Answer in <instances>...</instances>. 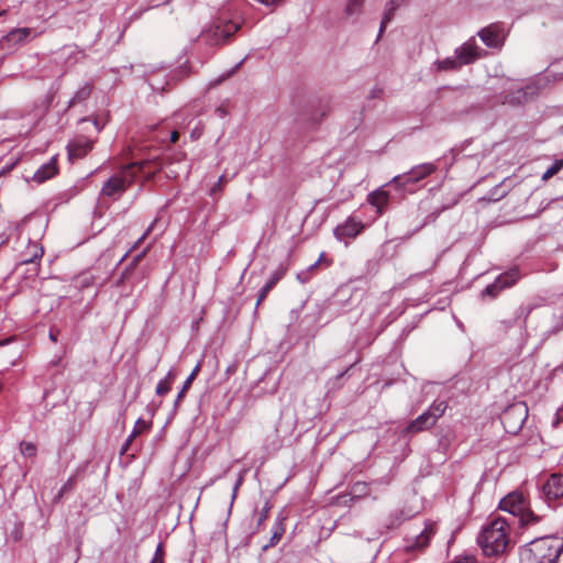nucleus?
I'll return each instance as SVG.
<instances>
[{
  "label": "nucleus",
  "mask_w": 563,
  "mask_h": 563,
  "mask_svg": "<svg viewBox=\"0 0 563 563\" xmlns=\"http://www.w3.org/2000/svg\"><path fill=\"white\" fill-rule=\"evenodd\" d=\"M555 66L556 64H551L550 67L545 69L544 74L530 79L525 86L511 84L509 89L504 92L503 103L521 106L533 100L540 91L547 87L551 77L553 81L561 79V75L556 74L554 70Z\"/></svg>",
  "instance_id": "obj_1"
},
{
  "label": "nucleus",
  "mask_w": 563,
  "mask_h": 563,
  "mask_svg": "<svg viewBox=\"0 0 563 563\" xmlns=\"http://www.w3.org/2000/svg\"><path fill=\"white\" fill-rule=\"evenodd\" d=\"M563 552V541L554 537L537 538L519 552V563H558Z\"/></svg>",
  "instance_id": "obj_2"
},
{
  "label": "nucleus",
  "mask_w": 563,
  "mask_h": 563,
  "mask_svg": "<svg viewBox=\"0 0 563 563\" xmlns=\"http://www.w3.org/2000/svg\"><path fill=\"white\" fill-rule=\"evenodd\" d=\"M509 523L497 517L483 526L477 543L487 556L498 555L506 551L509 542Z\"/></svg>",
  "instance_id": "obj_3"
},
{
  "label": "nucleus",
  "mask_w": 563,
  "mask_h": 563,
  "mask_svg": "<svg viewBox=\"0 0 563 563\" xmlns=\"http://www.w3.org/2000/svg\"><path fill=\"white\" fill-rule=\"evenodd\" d=\"M145 162H133L123 166L119 173L110 176L101 187L100 196L118 200L125 190L134 183L136 173L142 172Z\"/></svg>",
  "instance_id": "obj_4"
},
{
  "label": "nucleus",
  "mask_w": 563,
  "mask_h": 563,
  "mask_svg": "<svg viewBox=\"0 0 563 563\" xmlns=\"http://www.w3.org/2000/svg\"><path fill=\"white\" fill-rule=\"evenodd\" d=\"M241 24L239 16L221 12L212 25L202 32V40L210 45H223L238 32Z\"/></svg>",
  "instance_id": "obj_5"
},
{
  "label": "nucleus",
  "mask_w": 563,
  "mask_h": 563,
  "mask_svg": "<svg viewBox=\"0 0 563 563\" xmlns=\"http://www.w3.org/2000/svg\"><path fill=\"white\" fill-rule=\"evenodd\" d=\"M499 509L518 518L521 526H534L541 521L542 516L536 514L521 493L512 492L500 499Z\"/></svg>",
  "instance_id": "obj_6"
},
{
  "label": "nucleus",
  "mask_w": 563,
  "mask_h": 563,
  "mask_svg": "<svg viewBox=\"0 0 563 563\" xmlns=\"http://www.w3.org/2000/svg\"><path fill=\"white\" fill-rule=\"evenodd\" d=\"M189 75V67L187 62L180 64L178 67L168 70L167 68H159L152 71L147 77V84L154 92L163 93L167 88L176 82L183 80Z\"/></svg>",
  "instance_id": "obj_7"
},
{
  "label": "nucleus",
  "mask_w": 563,
  "mask_h": 563,
  "mask_svg": "<svg viewBox=\"0 0 563 563\" xmlns=\"http://www.w3.org/2000/svg\"><path fill=\"white\" fill-rule=\"evenodd\" d=\"M439 165L437 162L422 163L411 167V169L401 175L393 177L389 184L394 185L399 189H405L408 185H415L434 172H437Z\"/></svg>",
  "instance_id": "obj_8"
},
{
  "label": "nucleus",
  "mask_w": 563,
  "mask_h": 563,
  "mask_svg": "<svg viewBox=\"0 0 563 563\" xmlns=\"http://www.w3.org/2000/svg\"><path fill=\"white\" fill-rule=\"evenodd\" d=\"M528 417V408L525 402H516L509 406L501 415L500 420L507 433L516 434L521 430Z\"/></svg>",
  "instance_id": "obj_9"
},
{
  "label": "nucleus",
  "mask_w": 563,
  "mask_h": 563,
  "mask_svg": "<svg viewBox=\"0 0 563 563\" xmlns=\"http://www.w3.org/2000/svg\"><path fill=\"white\" fill-rule=\"evenodd\" d=\"M540 497L550 508H555L561 504L560 500L563 497V476L561 473H552L541 484Z\"/></svg>",
  "instance_id": "obj_10"
},
{
  "label": "nucleus",
  "mask_w": 563,
  "mask_h": 563,
  "mask_svg": "<svg viewBox=\"0 0 563 563\" xmlns=\"http://www.w3.org/2000/svg\"><path fill=\"white\" fill-rule=\"evenodd\" d=\"M519 271L517 268H512L508 272H505L496 277V279L487 285L479 294L482 300H493L497 298V296L504 290L511 286H514L519 279Z\"/></svg>",
  "instance_id": "obj_11"
},
{
  "label": "nucleus",
  "mask_w": 563,
  "mask_h": 563,
  "mask_svg": "<svg viewBox=\"0 0 563 563\" xmlns=\"http://www.w3.org/2000/svg\"><path fill=\"white\" fill-rule=\"evenodd\" d=\"M350 308L351 296L346 295L343 290H339L332 298L323 301L316 320H320L322 314H325L328 319H333Z\"/></svg>",
  "instance_id": "obj_12"
},
{
  "label": "nucleus",
  "mask_w": 563,
  "mask_h": 563,
  "mask_svg": "<svg viewBox=\"0 0 563 563\" xmlns=\"http://www.w3.org/2000/svg\"><path fill=\"white\" fill-rule=\"evenodd\" d=\"M477 36L489 48L500 49L507 36V31L504 23H492L477 32Z\"/></svg>",
  "instance_id": "obj_13"
},
{
  "label": "nucleus",
  "mask_w": 563,
  "mask_h": 563,
  "mask_svg": "<svg viewBox=\"0 0 563 563\" xmlns=\"http://www.w3.org/2000/svg\"><path fill=\"white\" fill-rule=\"evenodd\" d=\"M454 54L459 59L461 66H466L475 63L479 58L487 55V52L481 48L474 36L470 37L466 42L454 49Z\"/></svg>",
  "instance_id": "obj_14"
},
{
  "label": "nucleus",
  "mask_w": 563,
  "mask_h": 563,
  "mask_svg": "<svg viewBox=\"0 0 563 563\" xmlns=\"http://www.w3.org/2000/svg\"><path fill=\"white\" fill-rule=\"evenodd\" d=\"M364 229L362 220L355 216H350L343 223L338 224L333 234L339 241L355 239Z\"/></svg>",
  "instance_id": "obj_15"
},
{
  "label": "nucleus",
  "mask_w": 563,
  "mask_h": 563,
  "mask_svg": "<svg viewBox=\"0 0 563 563\" xmlns=\"http://www.w3.org/2000/svg\"><path fill=\"white\" fill-rule=\"evenodd\" d=\"M434 533V523H427L419 534L413 538L406 539L405 550L410 553L424 550L429 545Z\"/></svg>",
  "instance_id": "obj_16"
},
{
  "label": "nucleus",
  "mask_w": 563,
  "mask_h": 563,
  "mask_svg": "<svg viewBox=\"0 0 563 563\" xmlns=\"http://www.w3.org/2000/svg\"><path fill=\"white\" fill-rule=\"evenodd\" d=\"M435 426V421L432 419L430 413L423 411L416 419L410 421L405 428L404 432L407 434H415L421 431H426Z\"/></svg>",
  "instance_id": "obj_17"
},
{
  "label": "nucleus",
  "mask_w": 563,
  "mask_h": 563,
  "mask_svg": "<svg viewBox=\"0 0 563 563\" xmlns=\"http://www.w3.org/2000/svg\"><path fill=\"white\" fill-rule=\"evenodd\" d=\"M92 148V141L86 137H78L67 145L70 159L81 158Z\"/></svg>",
  "instance_id": "obj_18"
},
{
  "label": "nucleus",
  "mask_w": 563,
  "mask_h": 563,
  "mask_svg": "<svg viewBox=\"0 0 563 563\" xmlns=\"http://www.w3.org/2000/svg\"><path fill=\"white\" fill-rule=\"evenodd\" d=\"M57 173V164L56 158L52 157L47 163L41 165L36 172L33 175V180L42 184L48 179H51L53 176H55Z\"/></svg>",
  "instance_id": "obj_19"
},
{
  "label": "nucleus",
  "mask_w": 563,
  "mask_h": 563,
  "mask_svg": "<svg viewBox=\"0 0 563 563\" xmlns=\"http://www.w3.org/2000/svg\"><path fill=\"white\" fill-rule=\"evenodd\" d=\"M30 34L31 29L29 27L13 29L3 37V40L9 46L14 47L25 43Z\"/></svg>",
  "instance_id": "obj_20"
},
{
  "label": "nucleus",
  "mask_w": 563,
  "mask_h": 563,
  "mask_svg": "<svg viewBox=\"0 0 563 563\" xmlns=\"http://www.w3.org/2000/svg\"><path fill=\"white\" fill-rule=\"evenodd\" d=\"M285 274V269L283 267H279L277 268L276 271H274L269 278L267 279V282L264 284V286L262 287V289L260 290V295H258V298H257V301H256V306L255 308L258 307V305L261 303L262 300L265 299V297L267 296V294L274 288V286L283 278Z\"/></svg>",
  "instance_id": "obj_21"
},
{
  "label": "nucleus",
  "mask_w": 563,
  "mask_h": 563,
  "mask_svg": "<svg viewBox=\"0 0 563 563\" xmlns=\"http://www.w3.org/2000/svg\"><path fill=\"white\" fill-rule=\"evenodd\" d=\"M389 195L383 188H378L372 191L367 196V202L377 209L378 213H382L384 208L388 205Z\"/></svg>",
  "instance_id": "obj_22"
},
{
  "label": "nucleus",
  "mask_w": 563,
  "mask_h": 563,
  "mask_svg": "<svg viewBox=\"0 0 563 563\" xmlns=\"http://www.w3.org/2000/svg\"><path fill=\"white\" fill-rule=\"evenodd\" d=\"M404 1L405 0H389L388 1L387 5H386V10H385L383 19H382V22H380L377 41L382 36L386 25L391 21L393 16H394V12L404 3Z\"/></svg>",
  "instance_id": "obj_23"
},
{
  "label": "nucleus",
  "mask_w": 563,
  "mask_h": 563,
  "mask_svg": "<svg viewBox=\"0 0 563 563\" xmlns=\"http://www.w3.org/2000/svg\"><path fill=\"white\" fill-rule=\"evenodd\" d=\"M462 66L459 63V59L456 58L455 54L453 56H449L443 59H437L433 64L431 69L435 71H449V70H457Z\"/></svg>",
  "instance_id": "obj_24"
},
{
  "label": "nucleus",
  "mask_w": 563,
  "mask_h": 563,
  "mask_svg": "<svg viewBox=\"0 0 563 563\" xmlns=\"http://www.w3.org/2000/svg\"><path fill=\"white\" fill-rule=\"evenodd\" d=\"M91 86L89 84H84L79 87L74 96L68 101V108L75 107L77 103L87 100L91 93Z\"/></svg>",
  "instance_id": "obj_25"
},
{
  "label": "nucleus",
  "mask_w": 563,
  "mask_h": 563,
  "mask_svg": "<svg viewBox=\"0 0 563 563\" xmlns=\"http://www.w3.org/2000/svg\"><path fill=\"white\" fill-rule=\"evenodd\" d=\"M200 369V364L198 363L192 372L190 373V375L186 378V380L184 382L183 384V387L181 389L179 390V393L177 394V397L175 399V402H174V408L176 409L179 401L184 398L186 391L190 388L191 384H192V380L196 378L198 372Z\"/></svg>",
  "instance_id": "obj_26"
},
{
  "label": "nucleus",
  "mask_w": 563,
  "mask_h": 563,
  "mask_svg": "<svg viewBox=\"0 0 563 563\" xmlns=\"http://www.w3.org/2000/svg\"><path fill=\"white\" fill-rule=\"evenodd\" d=\"M448 402L445 400H434L426 410L437 422L446 411Z\"/></svg>",
  "instance_id": "obj_27"
},
{
  "label": "nucleus",
  "mask_w": 563,
  "mask_h": 563,
  "mask_svg": "<svg viewBox=\"0 0 563 563\" xmlns=\"http://www.w3.org/2000/svg\"><path fill=\"white\" fill-rule=\"evenodd\" d=\"M151 427V423L145 421L143 418H139L135 422V426L132 430V432L129 434L126 441H125V444L123 446V450H125L128 448V445L132 442V440L139 435L140 433H142L143 431H146L148 430Z\"/></svg>",
  "instance_id": "obj_28"
},
{
  "label": "nucleus",
  "mask_w": 563,
  "mask_h": 563,
  "mask_svg": "<svg viewBox=\"0 0 563 563\" xmlns=\"http://www.w3.org/2000/svg\"><path fill=\"white\" fill-rule=\"evenodd\" d=\"M173 379H174V374L172 373V371H169L167 373V375L157 383L156 389H155L156 395L164 396V395L168 394L172 389Z\"/></svg>",
  "instance_id": "obj_29"
},
{
  "label": "nucleus",
  "mask_w": 563,
  "mask_h": 563,
  "mask_svg": "<svg viewBox=\"0 0 563 563\" xmlns=\"http://www.w3.org/2000/svg\"><path fill=\"white\" fill-rule=\"evenodd\" d=\"M76 475H71L68 477V479L63 484V486L60 487L59 492L57 493V495L54 497L53 501L55 504L59 503L63 498V496L70 492L75 485H76Z\"/></svg>",
  "instance_id": "obj_30"
},
{
  "label": "nucleus",
  "mask_w": 563,
  "mask_h": 563,
  "mask_svg": "<svg viewBox=\"0 0 563 563\" xmlns=\"http://www.w3.org/2000/svg\"><path fill=\"white\" fill-rule=\"evenodd\" d=\"M365 0H347L344 12L347 16L358 15L362 12Z\"/></svg>",
  "instance_id": "obj_31"
},
{
  "label": "nucleus",
  "mask_w": 563,
  "mask_h": 563,
  "mask_svg": "<svg viewBox=\"0 0 563 563\" xmlns=\"http://www.w3.org/2000/svg\"><path fill=\"white\" fill-rule=\"evenodd\" d=\"M323 258V254L319 256V260L313 264L309 265L306 271L297 274V278L300 283L305 284L310 279V274L318 267L319 263Z\"/></svg>",
  "instance_id": "obj_32"
},
{
  "label": "nucleus",
  "mask_w": 563,
  "mask_h": 563,
  "mask_svg": "<svg viewBox=\"0 0 563 563\" xmlns=\"http://www.w3.org/2000/svg\"><path fill=\"white\" fill-rule=\"evenodd\" d=\"M20 450L24 457H34L37 452L36 445L32 442H21Z\"/></svg>",
  "instance_id": "obj_33"
},
{
  "label": "nucleus",
  "mask_w": 563,
  "mask_h": 563,
  "mask_svg": "<svg viewBox=\"0 0 563 563\" xmlns=\"http://www.w3.org/2000/svg\"><path fill=\"white\" fill-rule=\"evenodd\" d=\"M225 184L227 179L224 175H221L217 183L210 188L209 196L216 198L223 190Z\"/></svg>",
  "instance_id": "obj_34"
},
{
  "label": "nucleus",
  "mask_w": 563,
  "mask_h": 563,
  "mask_svg": "<svg viewBox=\"0 0 563 563\" xmlns=\"http://www.w3.org/2000/svg\"><path fill=\"white\" fill-rule=\"evenodd\" d=\"M563 167V159H556L555 163L548 168L542 175V179L547 180L553 175H555Z\"/></svg>",
  "instance_id": "obj_35"
},
{
  "label": "nucleus",
  "mask_w": 563,
  "mask_h": 563,
  "mask_svg": "<svg viewBox=\"0 0 563 563\" xmlns=\"http://www.w3.org/2000/svg\"><path fill=\"white\" fill-rule=\"evenodd\" d=\"M179 137V134L176 130H173L170 132L166 131L161 137L159 142L162 143H175Z\"/></svg>",
  "instance_id": "obj_36"
},
{
  "label": "nucleus",
  "mask_w": 563,
  "mask_h": 563,
  "mask_svg": "<svg viewBox=\"0 0 563 563\" xmlns=\"http://www.w3.org/2000/svg\"><path fill=\"white\" fill-rule=\"evenodd\" d=\"M283 533H284L283 526L280 523H277L274 529L273 536L269 540V545H275L280 540Z\"/></svg>",
  "instance_id": "obj_37"
},
{
  "label": "nucleus",
  "mask_w": 563,
  "mask_h": 563,
  "mask_svg": "<svg viewBox=\"0 0 563 563\" xmlns=\"http://www.w3.org/2000/svg\"><path fill=\"white\" fill-rule=\"evenodd\" d=\"M242 481H243V477L240 476L238 478V481L235 482L234 486H233V489H232V496H231V503H230V507H229V512L231 511V508L233 506V503H234V499L236 498V495H238V490L242 484Z\"/></svg>",
  "instance_id": "obj_38"
},
{
  "label": "nucleus",
  "mask_w": 563,
  "mask_h": 563,
  "mask_svg": "<svg viewBox=\"0 0 563 563\" xmlns=\"http://www.w3.org/2000/svg\"><path fill=\"white\" fill-rule=\"evenodd\" d=\"M268 510H269V504H268V501H266L265 506L263 507V509L261 510V512L258 515V519H257L258 526H261L267 519Z\"/></svg>",
  "instance_id": "obj_39"
},
{
  "label": "nucleus",
  "mask_w": 563,
  "mask_h": 563,
  "mask_svg": "<svg viewBox=\"0 0 563 563\" xmlns=\"http://www.w3.org/2000/svg\"><path fill=\"white\" fill-rule=\"evenodd\" d=\"M156 220H154L150 225L148 228L145 230V232L136 240V242L134 243L133 245V249L139 246L145 239L146 236L151 233V231L153 230V227L155 224Z\"/></svg>",
  "instance_id": "obj_40"
},
{
  "label": "nucleus",
  "mask_w": 563,
  "mask_h": 563,
  "mask_svg": "<svg viewBox=\"0 0 563 563\" xmlns=\"http://www.w3.org/2000/svg\"><path fill=\"white\" fill-rule=\"evenodd\" d=\"M34 247L36 249L35 253L30 258L23 260V263H34L35 260H38V258L42 257L43 249L42 247H37V245H34Z\"/></svg>",
  "instance_id": "obj_41"
},
{
  "label": "nucleus",
  "mask_w": 563,
  "mask_h": 563,
  "mask_svg": "<svg viewBox=\"0 0 563 563\" xmlns=\"http://www.w3.org/2000/svg\"><path fill=\"white\" fill-rule=\"evenodd\" d=\"M150 563H163V547L161 543L157 545L155 555Z\"/></svg>",
  "instance_id": "obj_42"
},
{
  "label": "nucleus",
  "mask_w": 563,
  "mask_h": 563,
  "mask_svg": "<svg viewBox=\"0 0 563 563\" xmlns=\"http://www.w3.org/2000/svg\"><path fill=\"white\" fill-rule=\"evenodd\" d=\"M452 563H475V558L472 555H461L456 558Z\"/></svg>",
  "instance_id": "obj_43"
},
{
  "label": "nucleus",
  "mask_w": 563,
  "mask_h": 563,
  "mask_svg": "<svg viewBox=\"0 0 563 563\" xmlns=\"http://www.w3.org/2000/svg\"><path fill=\"white\" fill-rule=\"evenodd\" d=\"M158 4H155V5H147V7H144V8H141L139 11L134 12L131 16V19H139L141 18V15L148 11L150 9H153V8H156Z\"/></svg>",
  "instance_id": "obj_44"
},
{
  "label": "nucleus",
  "mask_w": 563,
  "mask_h": 563,
  "mask_svg": "<svg viewBox=\"0 0 563 563\" xmlns=\"http://www.w3.org/2000/svg\"><path fill=\"white\" fill-rule=\"evenodd\" d=\"M303 306H305V302H301V305L299 306V308H297V309H292V310L290 311V316H291V318H292L294 320H296V319H298V318H299V314H300V312H301V310H302Z\"/></svg>",
  "instance_id": "obj_45"
},
{
  "label": "nucleus",
  "mask_w": 563,
  "mask_h": 563,
  "mask_svg": "<svg viewBox=\"0 0 563 563\" xmlns=\"http://www.w3.org/2000/svg\"><path fill=\"white\" fill-rule=\"evenodd\" d=\"M383 93V89L375 87L371 90L369 98H378Z\"/></svg>",
  "instance_id": "obj_46"
},
{
  "label": "nucleus",
  "mask_w": 563,
  "mask_h": 563,
  "mask_svg": "<svg viewBox=\"0 0 563 563\" xmlns=\"http://www.w3.org/2000/svg\"><path fill=\"white\" fill-rule=\"evenodd\" d=\"M93 125H95L97 132H100L103 129L104 123H101L98 119H95L93 120Z\"/></svg>",
  "instance_id": "obj_47"
},
{
  "label": "nucleus",
  "mask_w": 563,
  "mask_h": 563,
  "mask_svg": "<svg viewBox=\"0 0 563 563\" xmlns=\"http://www.w3.org/2000/svg\"><path fill=\"white\" fill-rule=\"evenodd\" d=\"M450 152H451V154H452V159H453V161H455V159H457V156H459V154H460L461 150H460V148H457V147H453V148H451V151H450Z\"/></svg>",
  "instance_id": "obj_48"
},
{
  "label": "nucleus",
  "mask_w": 563,
  "mask_h": 563,
  "mask_svg": "<svg viewBox=\"0 0 563 563\" xmlns=\"http://www.w3.org/2000/svg\"><path fill=\"white\" fill-rule=\"evenodd\" d=\"M146 251H143L141 254H139L132 262L131 266H135L139 261L145 255Z\"/></svg>",
  "instance_id": "obj_49"
},
{
  "label": "nucleus",
  "mask_w": 563,
  "mask_h": 563,
  "mask_svg": "<svg viewBox=\"0 0 563 563\" xmlns=\"http://www.w3.org/2000/svg\"><path fill=\"white\" fill-rule=\"evenodd\" d=\"M48 338L52 342H57V334L53 330L49 331Z\"/></svg>",
  "instance_id": "obj_50"
},
{
  "label": "nucleus",
  "mask_w": 563,
  "mask_h": 563,
  "mask_svg": "<svg viewBox=\"0 0 563 563\" xmlns=\"http://www.w3.org/2000/svg\"><path fill=\"white\" fill-rule=\"evenodd\" d=\"M562 411V408H559L556 411V419L553 421V426H558L560 423V413Z\"/></svg>",
  "instance_id": "obj_51"
},
{
  "label": "nucleus",
  "mask_w": 563,
  "mask_h": 563,
  "mask_svg": "<svg viewBox=\"0 0 563 563\" xmlns=\"http://www.w3.org/2000/svg\"><path fill=\"white\" fill-rule=\"evenodd\" d=\"M244 59H245V58H243L242 60H240V62L236 64V66H235V67L230 71V74H232L236 68H239V67L243 64Z\"/></svg>",
  "instance_id": "obj_52"
},
{
  "label": "nucleus",
  "mask_w": 563,
  "mask_h": 563,
  "mask_svg": "<svg viewBox=\"0 0 563 563\" xmlns=\"http://www.w3.org/2000/svg\"><path fill=\"white\" fill-rule=\"evenodd\" d=\"M499 188H500V185H498V186H496V187H495V190H494V192L492 194V196H493V197L497 195V190H498Z\"/></svg>",
  "instance_id": "obj_53"
},
{
  "label": "nucleus",
  "mask_w": 563,
  "mask_h": 563,
  "mask_svg": "<svg viewBox=\"0 0 563 563\" xmlns=\"http://www.w3.org/2000/svg\"><path fill=\"white\" fill-rule=\"evenodd\" d=\"M217 111L222 115L224 114V111L222 110V108H218Z\"/></svg>",
  "instance_id": "obj_54"
},
{
  "label": "nucleus",
  "mask_w": 563,
  "mask_h": 563,
  "mask_svg": "<svg viewBox=\"0 0 563 563\" xmlns=\"http://www.w3.org/2000/svg\"><path fill=\"white\" fill-rule=\"evenodd\" d=\"M128 253H125L119 261V264L123 262V260L126 257Z\"/></svg>",
  "instance_id": "obj_55"
},
{
  "label": "nucleus",
  "mask_w": 563,
  "mask_h": 563,
  "mask_svg": "<svg viewBox=\"0 0 563 563\" xmlns=\"http://www.w3.org/2000/svg\"><path fill=\"white\" fill-rule=\"evenodd\" d=\"M501 197H504V192H503V194H500L498 197L493 198V199H494V200H498V199H499V198H501Z\"/></svg>",
  "instance_id": "obj_56"
},
{
  "label": "nucleus",
  "mask_w": 563,
  "mask_h": 563,
  "mask_svg": "<svg viewBox=\"0 0 563 563\" xmlns=\"http://www.w3.org/2000/svg\"><path fill=\"white\" fill-rule=\"evenodd\" d=\"M9 342V340H5V341H0V345H4Z\"/></svg>",
  "instance_id": "obj_57"
},
{
  "label": "nucleus",
  "mask_w": 563,
  "mask_h": 563,
  "mask_svg": "<svg viewBox=\"0 0 563 563\" xmlns=\"http://www.w3.org/2000/svg\"><path fill=\"white\" fill-rule=\"evenodd\" d=\"M58 363H59V360L52 362L53 365H57Z\"/></svg>",
  "instance_id": "obj_58"
}]
</instances>
